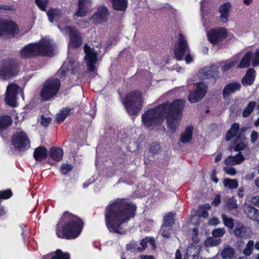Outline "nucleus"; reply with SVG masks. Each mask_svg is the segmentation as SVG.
I'll use <instances>...</instances> for the list:
<instances>
[{
    "label": "nucleus",
    "instance_id": "f257e3e1",
    "mask_svg": "<svg viewBox=\"0 0 259 259\" xmlns=\"http://www.w3.org/2000/svg\"><path fill=\"white\" fill-rule=\"evenodd\" d=\"M185 100L176 99L171 103L166 101L146 111L142 115V121L148 128L160 125L166 118L167 127L171 131H176L179 120L182 117Z\"/></svg>",
    "mask_w": 259,
    "mask_h": 259
},
{
    "label": "nucleus",
    "instance_id": "f03ea898",
    "mask_svg": "<svg viewBox=\"0 0 259 259\" xmlns=\"http://www.w3.org/2000/svg\"><path fill=\"white\" fill-rule=\"evenodd\" d=\"M136 205L129 199L116 198L106 206L104 217L105 225L112 233L125 234L121 225L128 223L136 214Z\"/></svg>",
    "mask_w": 259,
    "mask_h": 259
},
{
    "label": "nucleus",
    "instance_id": "7ed1b4c3",
    "mask_svg": "<svg viewBox=\"0 0 259 259\" xmlns=\"http://www.w3.org/2000/svg\"><path fill=\"white\" fill-rule=\"evenodd\" d=\"M84 225L83 220L68 211L64 212L56 226V234L60 239L72 240L81 234Z\"/></svg>",
    "mask_w": 259,
    "mask_h": 259
},
{
    "label": "nucleus",
    "instance_id": "20e7f679",
    "mask_svg": "<svg viewBox=\"0 0 259 259\" xmlns=\"http://www.w3.org/2000/svg\"><path fill=\"white\" fill-rule=\"evenodd\" d=\"M123 104L129 115L137 114L143 106L142 93L139 91L130 92L126 95Z\"/></svg>",
    "mask_w": 259,
    "mask_h": 259
},
{
    "label": "nucleus",
    "instance_id": "39448f33",
    "mask_svg": "<svg viewBox=\"0 0 259 259\" xmlns=\"http://www.w3.org/2000/svg\"><path fill=\"white\" fill-rule=\"evenodd\" d=\"M60 80L55 77H50L46 80L42 87L40 97L44 101L51 100L58 93L60 89Z\"/></svg>",
    "mask_w": 259,
    "mask_h": 259
},
{
    "label": "nucleus",
    "instance_id": "423d86ee",
    "mask_svg": "<svg viewBox=\"0 0 259 259\" xmlns=\"http://www.w3.org/2000/svg\"><path fill=\"white\" fill-rule=\"evenodd\" d=\"M20 71V63L15 58H7L2 61L0 65V76L9 78L16 76Z\"/></svg>",
    "mask_w": 259,
    "mask_h": 259
},
{
    "label": "nucleus",
    "instance_id": "0eeeda50",
    "mask_svg": "<svg viewBox=\"0 0 259 259\" xmlns=\"http://www.w3.org/2000/svg\"><path fill=\"white\" fill-rule=\"evenodd\" d=\"M12 144L15 149L19 151H24L30 147V141L25 132H17L12 137Z\"/></svg>",
    "mask_w": 259,
    "mask_h": 259
},
{
    "label": "nucleus",
    "instance_id": "6e6552de",
    "mask_svg": "<svg viewBox=\"0 0 259 259\" xmlns=\"http://www.w3.org/2000/svg\"><path fill=\"white\" fill-rule=\"evenodd\" d=\"M207 91V87L202 82L196 83V88L194 91L190 92L188 96V100L191 103H195L205 96Z\"/></svg>",
    "mask_w": 259,
    "mask_h": 259
},
{
    "label": "nucleus",
    "instance_id": "1a4fd4ad",
    "mask_svg": "<svg viewBox=\"0 0 259 259\" xmlns=\"http://www.w3.org/2000/svg\"><path fill=\"white\" fill-rule=\"evenodd\" d=\"M227 30L223 27L212 28L207 33V37L209 42L217 45L223 41L227 36Z\"/></svg>",
    "mask_w": 259,
    "mask_h": 259
},
{
    "label": "nucleus",
    "instance_id": "9d476101",
    "mask_svg": "<svg viewBox=\"0 0 259 259\" xmlns=\"http://www.w3.org/2000/svg\"><path fill=\"white\" fill-rule=\"evenodd\" d=\"M189 52L188 44L184 35L180 33L177 47L174 49V54L176 59L181 61L187 51Z\"/></svg>",
    "mask_w": 259,
    "mask_h": 259
},
{
    "label": "nucleus",
    "instance_id": "9b49d317",
    "mask_svg": "<svg viewBox=\"0 0 259 259\" xmlns=\"http://www.w3.org/2000/svg\"><path fill=\"white\" fill-rule=\"evenodd\" d=\"M85 53L84 60L87 62L88 69L90 72H93L95 69V64L97 61V54L94 49H92L87 44L84 46Z\"/></svg>",
    "mask_w": 259,
    "mask_h": 259
},
{
    "label": "nucleus",
    "instance_id": "f8f14e48",
    "mask_svg": "<svg viewBox=\"0 0 259 259\" xmlns=\"http://www.w3.org/2000/svg\"><path fill=\"white\" fill-rule=\"evenodd\" d=\"M19 86L15 83L10 84L7 88L5 101L9 106L15 107L17 106L16 99Z\"/></svg>",
    "mask_w": 259,
    "mask_h": 259
},
{
    "label": "nucleus",
    "instance_id": "ddd939ff",
    "mask_svg": "<svg viewBox=\"0 0 259 259\" xmlns=\"http://www.w3.org/2000/svg\"><path fill=\"white\" fill-rule=\"evenodd\" d=\"M35 44L38 56H51L53 54L54 49L49 40L44 39Z\"/></svg>",
    "mask_w": 259,
    "mask_h": 259
},
{
    "label": "nucleus",
    "instance_id": "4468645a",
    "mask_svg": "<svg viewBox=\"0 0 259 259\" xmlns=\"http://www.w3.org/2000/svg\"><path fill=\"white\" fill-rule=\"evenodd\" d=\"M68 31L69 36L70 46L74 49L79 48L82 44V39L81 33L74 27L67 26L66 28Z\"/></svg>",
    "mask_w": 259,
    "mask_h": 259
},
{
    "label": "nucleus",
    "instance_id": "2eb2a0df",
    "mask_svg": "<svg viewBox=\"0 0 259 259\" xmlns=\"http://www.w3.org/2000/svg\"><path fill=\"white\" fill-rule=\"evenodd\" d=\"M109 15L110 13L107 8L101 6L98 8L91 19L95 24H100L103 22H107Z\"/></svg>",
    "mask_w": 259,
    "mask_h": 259
},
{
    "label": "nucleus",
    "instance_id": "dca6fc26",
    "mask_svg": "<svg viewBox=\"0 0 259 259\" xmlns=\"http://www.w3.org/2000/svg\"><path fill=\"white\" fill-rule=\"evenodd\" d=\"M35 43H30L24 46L20 51L21 59H29L38 56Z\"/></svg>",
    "mask_w": 259,
    "mask_h": 259
},
{
    "label": "nucleus",
    "instance_id": "f3484780",
    "mask_svg": "<svg viewBox=\"0 0 259 259\" xmlns=\"http://www.w3.org/2000/svg\"><path fill=\"white\" fill-rule=\"evenodd\" d=\"M241 86L237 81H234L227 84L224 88L222 92L224 99L229 100L232 94H234L241 89Z\"/></svg>",
    "mask_w": 259,
    "mask_h": 259
},
{
    "label": "nucleus",
    "instance_id": "a211bd4d",
    "mask_svg": "<svg viewBox=\"0 0 259 259\" xmlns=\"http://www.w3.org/2000/svg\"><path fill=\"white\" fill-rule=\"evenodd\" d=\"M233 232L237 237L246 239L250 237L251 229L243 224L238 223Z\"/></svg>",
    "mask_w": 259,
    "mask_h": 259
},
{
    "label": "nucleus",
    "instance_id": "6ab92c4d",
    "mask_svg": "<svg viewBox=\"0 0 259 259\" xmlns=\"http://www.w3.org/2000/svg\"><path fill=\"white\" fill-rule=\"evenodd\" d=\"M3 35L6 34L14 35L18 30V26L12 20H6L3 19Z\"/></svg>",
    "mask_w": 259,
    "mask_h": 259
},
{
    "label": "nucleus",
    "instance_id": "aec40b11",
    "mask_svg": "<svg viewBox=\"0 0 259 259\" xmlns=\"http://www.w3.org/2000/svg\"><path fill=\"white\" fill-rule=\"evenodd\" d=\"M231 7V4L230 2H226L219 6L218 11L220 14V19L222 22L224 23L228 22Z\"/></svg>",
    "mask_w": 259,
    "mask_h": 259
},
{
    "label": "nucleus",
    "instance_id": "412c9836",
    "mask_svg": "<svg viewBox=\"0 0 259 259\" xmlns=\"http://www.w3.org/2000/svg\"><path fill=\"white\" fill-rule=\"evenodd\" d=\"M41 259H70V255L67 252H63L60 249H57L46 255H43Z\"/></svg>",
    "mask_w": 259,
    "mask_h": 259
},
{
    "label": "nucleus",
    "instance_id": "4be33fe9",
    "mask_svg": "<svg viewBox=\"0 0 259 259\" xmlns=\"http://www.w3.org/2000/svg\"><path fill=\"white\" fill-rule=\"evenodd\" d=\"M243 210L248 218L259 223V210L249 204H245Z\"/></svg>",
    "mask_w": 259,
    "mask_h": 259
},
{
    "label": "nucleus",
    "instance_id": "5701e85b",
    "mask_svg": "<svg viewBox=\"0 0 259 259\" xmlns=\"http://www.w3.org/2000/svg\"><path fill=\"white\" fill-rule=\"evenodd\" d=\"M91 4V0H78V10L75 15L77 17H84L89 12V6Z\"/></svg>",
    "mask_w": 259,
    "mask_h": 259
},
{
    "label": "nucleus",
    "instance_id": "b1692460",
    "mask_svg": "<svg viewBox=\"0 0 259 259\" xmlns=\"http://www.w3.org/2000/svg\"><path fill=\"white\" fill-rule=\"evenodd\" d=\"M256 71L252 68H249L246 71V72L241 80V83L244 87L251 86L254 82Z\"/></svg>",
    "mask_w": 259,
    "mask_h": 259
},
{
    "label": "nucleus",
    "instance_id": "393cba45",
    "mask_svg": "<svg viewBox=\"0 0 259 259\" xmlns=\"http://www.w3.org/2000/svg\"><path fill=\"white\" fill-rule=\"evenodd\" d=\"M49 155L47 149L42 146L36 148L33 152V157L37 161H41L46 159Z\"/></svg>",
    "mask_w": 259,
    "mask_h": 259
},
{
    "label": "nucleus",
    "instance_id": "a878e982",
    "mask_svg": "<svg viewBox=\"0 0 259 259\" xmlns=\"http://www.w3.org/2000/svg\"><path fill=\"white\" fill-rule=\"evenodd\" d=\"M204 75L206 78H213L215 81L219 78V67L213 64L209 68H204Z\"/></svg>",
    "mask_w": 259,
    "mask_h": 259
},
{
    "label": "nucleus",
    "instance_id": "bb28decb",
    "mask_svg": "<svg viewBox=\"0 0 259 259\" xmlns=\"http://www.w3.org/2000/svg\"><path fill=\"white\" fill-rule=\"evenodd\" d=\"M112 4V8L117 11L124 12L127 8L128 0H109Z\"/></svg>",
    "mask_w": 259,
    "mask_h": 259
},
{
    "label": "nucleus",
    "instance_id": "cd10ccee",
    "mask_svg": "<svg viewBox=\"0 0 259 259\" xmlns=\"http://www.w3.org/2000/svg\"><path fill=\"white\" fill-rule=\"evenodd\" d=\"M49 21L53 23L55 21L58 20L62 16L63 13L59 8H50L47 12Z\"/></svg>",
    "mask_w": 259,
    "mask_h": 259
},
{
    "label": "nucleus",
    "instance_id": "c85d7f7f",
    "mask_svg": "<svg viewBox=\"0 0 259 259\" xmlns=\"http://www.w3.org/2000/svg\"><path fill=\"white\" fill-rule=\"evenodd\" d=\"M63 151L61 148L52 147L49 151V156L53 160L59 161L62 160Z\"/></svg>",
    "mask_w": 259,
    "mask_h": 259
},
{
    "label": "nucleus",
    "instance_id": "c756f323",
    "mask_svg": "<svg viewBox=\"0 0 259 259\" xmlns=\"http://www.w3.org/2000/svg\"><path fill=\"white\" fill-rule=\"evenodd\" d=\"M240 125L238 122L233 123L231 128L228 131L226 134L225 140L229 141L232 139L236 137L239 131Z\"/></svg>",
    "mask_w": 259,
    "mask_h": 259
},
{
    "label": "nucleus",
    "instance_id": "7c9ffc66",
    "mask_svg": "<svg viewBox=\"0 0 259 259\" xmlns=\"http://www.w3.org/2000/svg\"><path fill=\"white\" fill-rule=\"evenodd\" d=\"M252 53L248 51L246 52L241 59L237 68H245L248 67L250 65V61L252 59Z\"/></svg>",
    "mask_w": 259,
    "mask_h": 259
},
{
    "label": "nucleus",
    "instance_id": "2f4dec72",
    "mask_svg": "<svg viewBox=\"0 0 259 259\" xmlns=\"http://www.w3.org/2000/svg\"><path fill=\"white\" fill-rule=\"evenodd\" d=\"M193 127L192 126H187L184 133H183L180 137V141L184 144H186L191 141L192 139V133Z\"/></svg>",
    "mask_w": 259,
    "mask_h": 259
},
{
    "label": "nucleus",
    "instance_id": "473e14b6",
    "mask_svg": "<svg viewBox=\"0 0 259 259\" xmlns=\"http://www.w3.org/2000/svg\"><path fill=\"white\" fill-rule=\"evenodd\" d=\"M12 123V119L9 115L0 116V132L7 129Z\"/></svg>",
    "mask_w": 259,
    "mask_h": 259
},
{
    "label": "nucleus",
    "instance_id": "72a5a7b5",
    "mask_svg": "<svg viewBox=\"0 0 259 259\" xmlns=\"http://www.w3.org/2000/svg\"><path fill=\"white\" fill-rule=\"evenodd\" d=\"M175 222V214L172 212H168L164 217L163 228H172Z\"/></svg>",
    "mask_w": 259,
    "mask_h": 259
},
{
    "label": "nucleus",
    "instance_id": "f704fd0d",
    "mask_svg": "<svg viewBox=\"0 0 259 259\" xmlns=\"http://www.w3.org/2000/svg\"><path fill=\"white\" fill-rule=\"evenodd\" d=\"M244 160V156L242 155L241 152H239L234 156H229L226 160V162L228 164L233 162H235V164H240Z\"/></svg>",
    "mask_w": 259,
    "mask_h": 259
},
{
    "label": "nucleus",
    "instance_id": "c9c22d12",
    "mask_svg": "<svg viewBox=\"0 0 259 259\" xmlns=\"http://www.w3.org/2000/svg\"><path fill=\"white\" fill-rule=\"evenodd\" d=\"M71 109L69 107L63 108L60 110V113L56 115V120L58 123H61L65 120L66 117L69 115Z\"/></svg>",
    "mask_w": 259,
    "mask_h": 259
},
{
    "label": "nucleus",
    "instance_id": "e433bc0d",
    "mask_svg": "<svg viewBox=\"0 0 259 259\" xmlns=\"http://www.w3.org/2000/svg\"><path fill=\"white\" fill-rule=\"evenodd\" d=\"M147 243H148V237L143 239L141 241L140 245L142 246V247H137V244H130L129 245H128L127 246V248L128 249H131V250H132V249H133L134 250H137L139 252H141V251H142L143 250H144L146 248L147 245Z\"/></svg>",
    "mask_w": 259,
    "mask_h": 259
},
{
    "label": "nucleus",
    "instance_id": "4c0bfd02",
    "mask_svg": "<svg viewBox=\"0 0 259 259\" xmlns=\"http://www.w3.org/2000/svg\"><path fill=\"white\" fill-rule=\"evenodd\" d=\"M235 253L233 248L228 246L225 247L221 252V255L223 259H232Z\"/></svg>",
    "mask_w": 259,
    "mask_h": 259
},
{
    "label": "nucleus",
    "instance_id": "58836bf2",
    "mask_svg": "<svg viewBox=\"0 0 259 259\" xmlns=\"http://www.w3.org/2000/svg\"><path fill=\"white\" fill-rule=\"evenodd\" d=\"M256 106V102L255 101H250L246 107L243 110L242 115L243 117H248L253 111Z\"/></svg>",
    "mask_w": 259,
    "mask_h": 259
},
{
    "label": "nucleus",
    "instance_id": "ea45409f",
    "mask_svg": "<svg viewBox=\"0 0 259 259\" xmlns=\"http://www.w3.org/2000/svg\"><path fill=\"white\" fill-rule=\"evenodd\" d=\"M223 184L225 187L229 189H236L238 186V181L236 179L226 178L223 181Z\"/></svg>",
    "mask_w": 259,
    "mask_h": 259
},
{
    "label": "nucleus",
    "instance_id": "a19ab883",
    "mask_svg": "<svg viewBox=\"0 0 259 259\" xmlns=\"http://www.w3.org/2000/svg\"><path fill=\"white\" fill-rule=\"evenodd\" d=\"M222 218L224 225L230 229H232L234 227V219L228 217L225 214H222Z\"/></svg>",
    "mask_w": 259,
    "mask_h": 259
},
{
    "label": "nucleus",
    "instance_id": "79ce46f5",
    "mask_svg": "<svg viewBox=\"0 0 259 259\" xmlns=\"http://www.w3.org/2000/svg\"><path fill=\"white\" fill-rule=\"evenodd\" d=\"M226 206L229 210H233L238 208L237 200L233 196L229 198L226 202Z\"/></svg>",
    "mask_w": 259,
    "mask_h": 259
},
{
    "label": "nucleus",
    "instance_id": "37998d69",
    "mask_svg": "<svg viewBox=\"0 0 259 259\" xmlns=\"http://www.w3.org/2000/svg\"><path fill=\"white\" fill-rule=\"evenodd\" d=\"M254 242L253 240H249L247 242L246 247L243 250V253L246 256H250L253 249Z\"/></svg>",
    "mask_w": 259,
    "mask_h": 259
},
{
    "label": "nucleus",
    "instance_id": "c03bdc74",
    "mask_svg": "<svg viewBox=\"0 0 259 259\" xmlns=\"http://www.w3.org/2000/svg\"><path fill=\"white\" fill-rule=\"evenodd\" d=\"M13 192L10 189L0 191V203L2 199H8L12 197Z\"/></svg>",
    "mask_w": 259,
    "mask_h": 259
},
{
    "label": "nucleus",
    "instance_id": "a18cd8bd",
    "mask_svg": "<svg viewBox=\"0 0 259 259\" xmlns=\"http://www.w3.org/2000/svg\"><path fill=\"white\" fill-rule=\"evenodd\" d=\"M234 150L235 151L240 152L244 150L247 147V145L243 142H240L235 143V141L233 142Z\"/></svg>",
    "mask_w": 259,
    "mask_h": 259
},
{
    "label": "nucleus",
    "instance_id": "49530a36",
    "mask_svg": "<svg viewBox=\"0 0 259 259\" xmlns=\"http://www.w3.org/2000/svg\"><path fill=\"white\" fill-rule=\"evenodd\" d=\"M73 168L72 164L63 163L60 167V172L62 175H66L67 173L71 171Z\"/></svg>",
    "mask_w": 259,
    "mask_h": 259
},
{
    "label": "nucleus",
    "instance_id": "de8ad7c7",
    "mask_svg": "<svg viewBox=\"0 0 259 259\" xmlns=\"http://www.w3.org/2000/svg\"><path fill=\"white\" fill-rule=\"evenodd\" d=\"M38 8L42 11L46 12L49 0H34Z\"/></svg>",
    "mask_w": 259,
    "mask_h": 259
},
{
    "label": "nucleus",
    "instance_id": "09e8293b",
    "mask_svg": "<svg viewBox=\"0 0 259 259\" xmlns=\"http://www.w3.org/2000/svg\"><path fill=\"white\" fill-rule=\"evenodd\" d=\"M252 65L254 67L259 66V49H257L252 55Z\"/></svg>",
    "mask_w": 259,
    "mask_h": 259
},
{
    "label": "nucleus",
    "instance_id": "8fccbe9b",
    "mask_svg": "<svg viewBox=\"0 0 259 259\" xmlns=\"http://www.w3.org/2000/svg\"><path fill=\"white\" fill-rule=\"evenodd\" d=\"M192 247L187 248L184 255V259H198V256L197 254H192Z\"/></svg>",
    "mask_w": 259,
    "mask_h": 259
},
{
    "label": "nucleus",
    "instance_id": "3c124183",
    "mask_svg": "<svg viewBox=\"0 0 259 259\" xmlns=\"http://www.w3.org/2000/svg\"><path fill=\"white\" fill-rule=\"evenodd\" d=\"M225 232L224 228H218L212 231V234L215 238L221 237L225 234Z\"/></svg>",
    "mask_w": 259,
    "mask_h": 259
},
{
    "label": "nucleus",
    "instance_id": "603ef678",
    "mask_svg": "<svg viewBox=\"0 0 259 259\" xmlns=\"http://www.w3.org/2000/svg\"><path fill=\"white\" fill-rule=\"evenodd\" d=\"M221 242L220 239H215L213 237H209L205 241L206 244H209L211 246H217Z\"/></svg>",
    "mask_w": 259,
    "mask_h": 259
},
{
    "label": "nucleus",
    "instance_id": "864d4df0",
    "mask_svg": "<svg viewBox=\"0 0 259 259\" xmlns=\"http://www.w3.org/2000/svg\"><path fill=\"white\" fill-rule=\"evenodd\" d=\"M160 149V147L159 144L153 143L150 146L149 152L153 154H155L158 153Z\"/></svg>",
    "mask_w": 259,
    "mask_h": 259
},
{
    "label": "nucleus",
    "instance_id": "5fc2aeb1",
    "mask_svg": "<svg viewBox=\"0 0 259 259\" xmlns=\"http://www.w3.org/2000/svg\"><path fill=\"white\" fill-rule=\"evenodd\" d=\"M236 61H232L228 63H226L221 67V70L223 72L227 71L232 68L236 64Z\"/></svg>",
    "mask_w": 259,
    "mask_h": 259
},
{
    "label": "nucleus",
    "instance_id": "6e6d98bb",
    "mask_svg": "<svg viewBox=\"0 0 259 259\" xmlns=\"http://www.w3.org/2000/svg\"><path fill=\"white\" fill-rule=\"evenodd\" d=\"M171 230V228H163L162 225L161 227V235L165 238H170Z\"/></svg>",
    "mask_w": 259,
    "mask_h": 259
},
{
    "label": "nucleus",
    "instance_id": "4d7b16f0",
    "mask_svg": "<svg viewBox=\"0 0 259 259\" xmlns=\"http://www.w3.org/2000/svg\"><path fill=\"white\" fill-rule=\"evenodd\" d=\"M52 119L51 117H45L42 115L41 118V124L45 127H47L51 123Z\"/></svg>",
    "mask_w": 259,
    "mask_h": 259
},
{
    "label": "nucleus",
    "instance_id": "13d9d810",
    "mask_svg": "<svg viewBox=\"0 0 259 259\" xmlns=\"http://www.w3.org/2000/svg\"><path fill=\"white\" fill-rule=\"evenodd\" d=\"M246 137L245 136V134L243 133H242L241 132H238V134L236 137V139L234 141H235V143L238 142H243V141H245L246 140Z\"/></svg>",
    "mask_w": 259,
    "mask_h": 259
},
{
    "label": "nucleus",
    "instance_id": "bf43d9fd",
    "mask_svg": "<svg viewBox=\"0 0 259 259\" xmlns=\"http://www.w3.org/2000/svg\"><path fill=\"white\" fill-rule=\"evenodd\" d=\"M221 203V196L219 194H217L215 196L214 200L211 202V204L214 206H218Z\"/></svg>",
    "mask_w": 259,
    "mask_h": 259
},
{
    "label": "nucleus",
    "instance_id": "052dcab7",
    "mask_svg": "<svg viewBox=\"0 0 259 259\" xmlns=\"http://www.w3.org/2000/svg\"><path fill=\"white\" fill-rule=\"evenodd\" d=\"M225 172L231 176H234L236 174V169L233 167H227L225 168Z\"/></svg>",
    "mask_w": 259,
    "mask_h": 259
},
{
    "label": "nucleus",
    "instance_id": "680f3d73",
    "mask_svg": "<svg viewBox=\"0 0 259 259\" xmlns=\"http://www.w3.org/2000/svg\"><path fill=\"white\" fill-rule=\"evenodd\" d=\"M258 134L256 131H253L250 136V141L251 143H255L258 139Z\"/></svg>",
    "mask_w": 259,
    "mask_h": 259
},
{
    "label": "nucleus",
    "instance_id": "e2e57ef3",
    "mask_svg": "<svg viewBox=\"0 0 259 259\" xmlns=\"http://www.w3.org/2000/svg\"><path fill=\"white\" fill-rule=\"evenodd\" d=\"M148 242L149 243L150 245L152 246V248L153 249H155L156 248V244H155V241L153 237H148Z\"/></svg>",
    "mask_w": 259,
    "mask_h": 259
},
{
    "label": "nucleus",
    "instance_id": "0e129e2a",
    "mask_svg": "<svg viewBox=\"0 0 259 259\" xmlns=\"http://www.w3.org/2000/svg\"><path fill=\"white\" fill-rule=\"evenodd\" d=\"M251 202L255 206L259 207V196H256L253 197L251 199Z\"/></svg>",
    "mask_w": 259,
    "mask_h": 259
},
{
    "label": "nucleus",
    "instance_id": "69168bd1",
    "mask_svg": "<svg viewBox=\"0 0 259 259\" xmlns=\"http://www.w3.org/2000/svg\"><path fill=\"white\" fill-rule=\"evenodd\" d=\"M209 223L210 225H217L219 223V220L217 218L214 217L209 220Z\"/></svg>",
    "mask_w": 259,
    "mask_h": 259
},
{
    "label": "nucleus",
    "instance_id": "338daca9",
    "mask_svg": "<svg viewBox=\"0 0 259 259\" xmlns=\"http://www.w3.org/2000/svg\"><path fill=\"white\" fill-rule=\"evenodd\" d=\"M6 212L5 207L3 205H2L0 203V218L5 215Z\"/></svg>",
    "mask_w": 259,
    "mask_h": 259
},
{
    "label": "nucleus",
    "instance_id": "774afa93",
    "mask_svg": "<svg viewBox=\"0 0 259 259\" xmlns=\"http://www.w3.org/2000/svg\"><path fill=\"white\" fill-rule=\"evenodd\" d=\"M244 188L240 187L238 189V196L239 198H242L244 196Z\"/></svg>",
    "mask_w": 259,
    "mask_h": 259
}]
</instances>
